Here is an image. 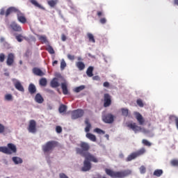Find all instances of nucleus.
<instances>
[{
  "label": "nucleus",
  "mask_w": 178,
  "mask_h": 178,
  "mask_svg": "<svg viewBox=\"0 0 178 178\" xmlns=\"http://www.w3.org/2000/svg\"><path fill=\"white\" fill-rule=\"evenodd\" d=\"M105 172L108 176H110V177L112 178H124L131 175V170H124L122 171L115 172L111 169L106 168Z\"/></svg>",
  "instance_id": "nucleus-1"
},
{
  "label": "nucleus",
  "mask_w": 178,
  "mask_h": 178,
  "mask_svg": "<svg viewBox=\"0 0 178 178\" xmlns=\"http://www.w3.org/2000/svg\"><path fill=\"white\" fill-rule=\"evenodd\" d=\"M11 13H17V18L18 22L19 23H22V24H24L25 23H27V19L24 16V14L19 10V9L16 7H10L8 8L6 11V17H8L9 15Z\"/></svg>",
  "instance_id": "nucleus-2"
},
{
  "label": "nucleus",
  "mask_w": 178,
  "mask_h": 178,
  "mask_svg": "<svg viewBox=\"0 0 178 178\" xmlns=\"http://www.w3.org/2000/svg\"><path fill=\"white\" fill-rule=\"evenodd\" d=\"M83 157L85 158V160L83 161V166L81 168V171L88 172V170H91V162L97 163L98 162V159L92 154H88Z\"/></svg>",
  "instance_id": "nucleus-3"
},
{
  "label": "nucleus",
  "mask_w": 178,
  "mask_h": 178,
  "mask_svg": "<svg viewBox=\"0 0 178 178\" xmlns=\"http://www.w3.org/2000/svg\"><path fill=\"white\" fill-rule=\"evenodd\" d=\"M80 147L76 148V154H79L81 156H87L88 155H91L88 151H90V144L86 142H81L79 144Z\"/></svg>",
  "instance_id": "nucleus-4"
},
{
  "label": "nucleus",
  "mask_w": 178,
  "mask_h": 178,
  "mask_svg": "<svg viewBox=\"0 0 178 178\" xmlns=\"http://www.w3.org/2000/svg\"><path fill=\"white\" fill-rule=\"evenodd\" d=\"M56 147H58V142L55 140H50L42 146V149L43 152L50 154V152H52Z\"/></svg>",
  "instance_id": "nucleus-5"
},
{
  "label": "nucleus",
  "mask_w": 178,
  "mask_h": 178,
  "mask_svg": "<svg viewBox=\"0 0 178 178\" xmlns=\"http://www.w3.org/2000/svg\"><path fill=\"white\" fill-rule=\"evenodd\" d=\"M7 147H0V152H3V154H6L7 155H12V154H16L17 152V148L13 143H8Z\"/></svg>",
  "instance_id": "nucleus-6"
},
{
  "label": "nucleus",
  "mask_w": 178,
  "mask_h": 178,
  "mask_svg": "<svg viewBox=\"0 0 178 178\" xmlns=\"http://www.w3.org/2000/svg\"><path fill=\"white\" fill-rule=\"evenodd\" d=\"M127 127L129 129H131L134 131V133H137L138 131H141V133H143V134H149L151 131L145 128H143L141 127H139L137 125V123L136 122H129L127 124Z\"/></svg>",
  "instance_id": "nucleus-7"
},
{
  "label": "nucleus",
  "mask_w": 178,
  "mask_h": 178,
  "mask_svg": "<svg viewBox=\"0 0 178 178\" xmlns=\"http://www.w3.org/2000/svg\"><path fill=\"white\" fill-rule=\"evenodd\" d=\"M83 116H84V111L81 109L74 110L71 112V119L72 120H76V119L83 118Z\"/></svg>",
  "instance_id": "nucleus-8"
},
{
  "label": "nucleus",
  "mask_w": 178,
  "mask_h": 178,
  "mask_svg": "<svg viewBox=\"0 0 178 178\" xmlns=\"http://www.w3.org/2000/svg\"><path fill=\"white\" fill-rule=\"evenodd\" d=\"M114 120H115V117L111 113H107L102 115V121L104 123L111 124L113 123Z\"/></svg>",
  "instance_id": "nucleus-9"
},
{
  "label": "nucleus",
  "mask_w": 178,
  "mask_h": 178,
  "mask_svg": "<svg viewBox=\"0 0 178 178\" xmlns=\"http://www.w3.org/2000/svg\"><path fill=\"white\" fill-rule=\"evenodd\" d=\"M8 29H10V30L17 33H20V31H22V26L16 22H12L9 24Z\"/></svg>",
  "instance_id": "nucleus-10"
},
{
  "label": "nucleus",
  "mask_w": 178,
  "mask_h": 178,
  "mask_svg": "<svg viewBox=\"0 0 178 178\" xmlns=\"http://www.w3.org/2000/svg\"><path fill=\"white\" fill-rule=\"evenodd\" d=\"M28 130L29 133H35L37 131V122H35V120H31L29 121Z\"/></svg>",
  "instance_id": "nucleus-11"
},
{
  "label": "nucleus",
  "mask_w": 178,
  "mask_h": 178,
  "mask_svg": "<svg viewBox=\"0 0 178 178\" xmlns=\"http://www.w3.org/2000/svg\"><path fill=\"white\" fill-rule=\"evenodd\" d=\"M104 108H108V106H111V105L112 104V99L111 97V95L108 93L104 94Z\"/></svg>",
  "instance_id": "nucleus-12"
},
{
  "label": "nucleus",
  "mask_w": 178,
  "mask_h": 178,
  "mask_svg": "<svg viewBox=\"0 0 178 178\" xmlns=\"http://www.w3.org/2000/svg\"><path fill=\"white\" fill-rule=\"evenodd\" d=\"M134 115L136 117V120L138 121L140 126H144L145 123V120L144 119V117L141 115V113L136 111L134 112Z\"/></svg>",
  "instance_id": "nucleus-13"
},
{
  "label": "nucleus",
  "mask_w": 178,
  "mask_h": 178,
  "mask_svg": "<svg viewBox=\"0 0 178 178\" xmlns=\"http://www.w3.org/2000/svg\"><path fill=\"white\" fill-rule=\"evenodd\" d=\"M14 87H15L16 90L20 91L21 92H24V87L22 85L19 81L16 79H13Z\"/></svg>",
  "instance_id": "nucleus-14"
},
{
  "label": "nucleus",
  "mask_w": 178,
  "mask_h": 178,
  "mask_svg": "<svg viewBox=\"0 0 178 178\" xmlns=\"http://www.w3.org/2000/svg\"><path fill=\"white\" fill-rule=\"evenodd\" d=\"M15 62V54L13 53H10L8 55L6 63L8 66H12Z\"/></svg>",
  "instance_id": "nucleus-15"
},
{
  "label": "nucleus",
  "mask_w": 178,
  "mask_h": 178,
  "mask_svg": "<svg viewBox=\"0 0 178 178\" xmlns=\"http://www.w3.org/2000/svg\"><path fill=\"white\" fill-rule=\"evenodd\" d=\"M33 73L35 74V76H39L40 77H42V76H45V73L42 72L40 68L34 67L33 69Z\"/></svg>",
  "instance_id": "nucleus-16"
},
{
  "label": "nucleus",
  "mask_w": 178,
  "mask_h": 178,
  "mask_svg": "<svg viewBox=\"0 0 178 178\" xmlns=\"http://www.w3.org/2000/svg\"><path fill=\"white\" fill-rule=\"evenodd\" d=\"M61 89L64 95H67V94H69V90H67V82L65 81L61 83Z\"/></svg>",
  "instance_id": "nucleus-17"
},
{
  "label": "nucleus",
  "mask_w": 178,
  "mask_h": 178,
  "mask_svg": "<svg viewBox=\"0 0 178 178\" xmlns=\"http://www.w3.org/2000/svg\"><path fill=\"white\" fill-rule=\"evenodd\" d=\"M28 90H29V94H31V95H33V94H35V92H37V88H35V85H34L33 83L29 84V86L28 87Z\"/></svg>",
  "instance_id": "nucleus-18"
},
{
  "label": "nucleus",
  "mask_w": 178,
  "mask_h": 178,
  "mask_svg": "<svg viewBox=\"0 0 178 178\" xmlns=\"http://www.w3.org/2000/svg\"><path fill=\"white\" fill-rule=\"evenodd\" d=\"M50 86L52 88H58V87H59L60 85L58 81V79L54 78L50 82Z\"/></svg>",
  "instance_id": "nucleus-19"
},
{
  "label": "nucleus",
  "mask_w": 178,
  "mask_h": 178,
  "mask_svg": "<svg viewBox=\"0 0 178 178\" xmlns=\"http://www.w3.org/2000/svg\"><path fill=\"white\" fill-rule=\"evenodd\" d=\"M37 37L38 40L40 41L42 44H49V42L48 41V39H47L46 35H37Z\"/></svg>",
  "instance_id": "nucleus-20"
},
{
  "label": "nucleus",
  "mask_w": 178,
  "mask_h": 178,
  "mask_svg": "<svg viewBox=\"0 0 178 178\" xmlns=\"http://www.w3.org/2000/svg\"><path fill=\"white\" fill-rule=\"evenodd\" d=\"M35 101L38 104H42L44 102V97H42L41 94L38 93L35 96Z\"/></svg>",
  "instance_id": "nucleus-21"
},
{
  "label": "nucleus",
  "mask_w": 178,
  "mask_h": 178,
  "mask_svg": "<svg viewBox=\"0 0 178 178\" xmlns=\"http://www.w3.org/2000/svg\"><path fill=\"white\" fill-rule=\"evenodd\" d=\"M13 162H14L15 165H19L20 163H23V159L18 156H13L12 158Z\"/></svg>",
  "instance_id": "nucleus-22"
},
{
  "label": "nucleus",
  "mask_w": 178,
  "mask_h": 178,
  "mask_svg": "<svg viewBox=\"0 0 178 178\" xmlns=\"http://www.w3.org/2000/svg\"><path fill=\"white\" fill-rule=\"evenodd\" d=\"M85 124H86V127L85 128V131L86 133H89L91 129V123H90V120L88 118H86Z\"/></svg>",
  "instance_id": "nucleus-23"
},
{
  "label": "nucleus",
  "mask_w": 178,
  "mask_h": 178,
  "mask_svg": "<svg viewBox=\"0 0 178 178\" xmlns=\"http://www.w3.org/2000/svg\"><path fill=\"white\" fill-rule=\"evenodd\" d=\"M76 66L79 69V70H84L86 69V64L81 61H79L76 63Z\"/></svg>",
  "instance_id": "nucleus-24"
},
{
  "label": "nucleus",
  "mask_w": 178,
  "mask_h": 178,
  "mask_svg": "<svg viewBox=\"0 0 178 178\" xmlns=\"http://www.w3.org/2000/svg\"><path fill=\"white\" fill-rule=\"evenodd\" d=\"M31 3L32 5H34V6H36V8H39V9H42V10H45V8L44 6H41L37 1L35 0H30Z\"/></svg>",
  "instance_id": "nucleus-25"
},
{
  "label": "nucleus",
  "mask_w": 178,
  "mask_h": 178,
  "mask_svg": "<svg viewBox=\"0 0 178 178\" xmlns=\"http://www.w3.org/2000/svg\"><path fill=\"white\" fill-rule=\"evenodd\" d=\"M86 138L90 140V141H92L93 143H95V141H97V137L95 136V135L91 133L86 134Z\"/></svg>",
  "instance_id": "nucleus-26"
},
{
  "label": "nucleus",
  "mask_w": 178,
  "mask_h": 178,
  "mask_svg": "<svg viewBox=\"0 0 178 178\" xmlns=\"http://www.w3.org/2000/svg\"><path fill=\"white\" fill-rule=\"evenodd\" d=\"M136 158H137V154H136V152H133L127 156V158L126 159V161L130 162V161H133V159H136Z\"/></svg>",
  "instance_id": "nucleus-27"
},
{
  "label": "nucleus",
  "mask_w": 178,
  "mask_h": 178,
  "mask_svg": "<svg viewBox=\"0 0 178 178\" xmlns=\"http://www.w3.org/2000/svg\"><path fill=\"white\" fill-rule=\"evenodd\" d=\"M46 51L50 54V55H54L55 54V50H54V47L51 46L49 44H47V46L45 48Z\"/></svg>",
  "instance_id": "nucleus-28"
},
{
  "label": "nucleus",
  "mask_w": 178,
  "mask_h": 178,
  "mask_svg": "<svg viewBox=\"0 0 178 178\" xmlns=\"http://www.w3.org/2000/svg\"><path fill=\"white\" fill-rule=\"evenodd\" d=\"M47 4L50 8H55L58 4V0H49L47 1Z\"/></svg>",
  "instance_id": "nucleus-29"
},
{
  "label": "nucleus",
  "mask_w": 178,
  "mask_h": 178,
  "mask_svg": "<svg viewBox=\"0 0 178 178\" xmlns=\"http://www.w3.org/2000/svg\"><path fill=\"white\" fill-rule=\"evenodd\" d=\"M93 71H94V67L92 66H90L86 71L87 76H88V77H92V76H94V74H92Z\"/></svg>",
  "instance_id": "nucleus-30"
},
{
  "label": "nucleus",
  "mask_w": 178,
  "mask_h": 178,
  "mask_svg": "<svg viewBox=\"0 0 178 178\" xmlns=\"http://www.w3.org/2000/svg\"><path fill=\"white\" fill-rule=\"evenodd\" d=\"M58 111L60 113H63L64 112H66V111H67V106L65 104H60Z\"/></svg>",
  "instance_id": "nucleus-31"
},
{
  "label": "nucleus",
  "mask_w": 178,
  "mask_h": 178,
  "mask_svg": "<svg viewBox=\"0 0 178 178\" xmlns=\"http://www.w3.org/2000/svg\"><path fill=\"white\" fill-rule=\"evenodd\" d=\"M153 175H154V176H156V177H161V175H163V170H155Z\"/></svg>",
  "instance_id": "nucleus-32"
},
{
  "label": "nucleus",
  "mask_w": 178,
  "mask_h": 178,
  "mask_svg": "<svg viewBox=\"0 0 178 178\" xmlns=\"http://www.w3.org/2000/svg\"><path fill=\"white\" fill-rule=\"evenodd\" d=\"M40 86H42V87L47 86V81L46 78H41L39 81Z\"/></svg>",
  "instance_id": "nucleus-33"
},
{
  "label": "nucleus",
  "mask_w": 178,
  "mask_h": 178,
  "mask_svg": "<svg viewBox=\"0 0 178 178\" xmlns=\"http://www.w3.org/2000/svg\"><path fill=\"white\" fill-rule=\"evenodd\" d=\"M135 154H136V156H141V155H144V154H145V148H141L137 152H135Z\"/></svg>",
  "instance_id": "nucleus-34"
},
{
  "label": "nucleus",
  "mask_w": 178,
  "mask_h": 178,
  "mask_svg": "<svg viewBox=\"0 0 178 178\" xmlns=\"http://www.w3.org/2000/svg\"><path fill=\"white\" fill-rule=\"evenodd\" d=\"M84 88H86V86L82 85V86L75 88L74 91V92H80V91H83V90H84Z\"/></svg>",
  "instance_id": "nucleus-35"
},
{
  "label": "nucleus",
  "mask_w": 178,
  "mask_h": 178,
  "mask_svg": "<svg viewBox=\"0 0 178 178\" xmlns=\"http://www.w3.org/2000/svg\"><path fill=\"white\" fill-rule=\"evenodd\" d=\"M87 36L90 42H95V38H94V35H92V33H89L87 34Z\"/></svg>",
  "instance_id": "nucleus-36"
},
{
  "label": "nucleus",
  "mask_w": 178,
  "mask_h": 178,
  "mask_svg": "<svg viewBox=\"0 0 178 178\" xmlns=\"http://www.w3.org/2000/svg\"><path fill=\"white\" fill-rule=\"evenodd\" d=\"M121 112H122V116H125L126 118H127V116H129V109L122 108Z\"/></svg>",
  "instance_id": "nucleus-37"
},
{
  "label": "nucleus",
  "mask_w": 178,
  "mask_h": 178,
  "mask_svg": "<svg viewBox=\"0 0 178 178\" xmlns=\"http://www.w3.org/2000/svg\"><path fill=\"white\" fill-rule=\"evenodd\" d=\"M6 101H13V96L11 94H6L4 97Z\"/></svg>",
  "instance_id": "nucleus-38"
},
{
  "label": "nucleus",
  "mask_w": 178,
  "mask_h": 178,
  "mask_svg": "<svg viewBox=\"0 0 178 178\" xmlns=\"http://www.w3.org/2000/svg\"><path fill=\"white\" fill-rule=\"evenodd\" d=\"M142 143L145 145L146 147H151V145H152V144L146 139H143L142 140Z\"/></svg>",
  "instance_id": "nucleus-39"
},
{
  "label": "nucleus",
  "mask_w": 178,
  "mask_h": 178,
  "mask_svg": "<svg viewBox=\"0 0 178 178\" xmlns=\"http://www.w3.org/2000/svg\"><path fill=\"white\" fill-rule=\"evenodd\" d=\"M170 165L172 166H177L178 167V159H172L170 161Z\"/></svg>",
  "instance_id": "nucleus-40"
},
{
  "label": "nucleus",
  "mask_w": 178,
  "mask_h": 178,
  "mask_svg": "<svg viewBox=\"0 0 178 178\" xmlns=\"http://www.w3.org/2000/svg\"><path fill=\"white\" fill-rule=\"evenodd\" d=\"M95 133H97V134H104L105 131L99 128H96L94 129Z\"/></svg>",
  "instance_id": "nucleus-41"
},
{
  "label": "nucleus",
  "mask_w": 178,
  "mask_h": 178,
  "mask_svg": "<svg viewBox=\"0 0 178 178\" xmlns=\"http://www.w3.org/2000/svg\"><path fill=\"white\" fill-rule=\"evenodd\" d=\"M137 105L140 106V108H143L144 107V103L143 102V100L141 99H138L136 101Z\"/></svg>",
  "instance_id": "nucleus-42"
},
{
  "label": "nucleus",
  "mask_w": 178,
  "mask_h": 178,
  "mask_svg": "<svg viewBox=\"0 0 178 178\" xmlns=\"http://www.w3.org/2000/svg\"><path fill=\"white\" fill-rule=\"evenodd\" d=\"M65 67H66V62L63 59L60 63V70H65Z\"/></svg>",
  "instance_id": "nucleus-43"
},
{
  "label": "nucleus",
  "mask_w": 178,
  "mask_h": 178,
  "mask_svg": "<svg viewBox=\"0 0 178 178\" xmlns=\"http://www.w3.org/2000/svg\"><path fill=\"white\" fill-rule=\"evenodd\" d=\"M139 170L140 172V173L142 175H144V173H145L147 172V168H145V166L142 165L140 166V168H139Z\"/></svg>",
  "instance_id": "nucleus-44"
},
{
  "label": "nucleus",
  "mask_w": 178,
  "mask_h": 178,
  "mask_svg": "<svg viewBox=\"0 0 178 178\" xmlns=\"http://www.w3.org/2000/svg\"><path fill=\"white\" fill-rule=\"evenodd\" d=\"M15 38L18 42H22V41H23V36L22 35H16Z\"/></svg>",
  "instance_id": "nucleus-45"
},
{
  "label": "nucleus",
  "mask_w": 178,
  "mask_h": 178,
  "mask_svg": "<svg viewBox=\"0 0 178 178\" xmlns=\"http://www.w3.org/2000/svg\"><path fill=\"white\" fill-rule=\"evenodd\" d=\"M0 62H5V54L3 53L0 54Z\"/></svg>",
  "instance_id": "nucleus-46"
},
{
  "label": "nucleus",
  "mask_w": 178,
  "mask_h": 178,
  "mask_svg": "<svg viewBox=\"0 0 178 178\" xmlns=\"http://www.w3.org/2000/svg\"><path fill=\"white\" fill-rule=\"evenodd\" d=\"M56 133H58V134L62 133V127H60V126H57V127H56Z\"/></svg>",
  "instance_id": "nucleus-47"
},
{
  "label": "nucleus",
  "mask_w": 178,
  "mask_h": 178,
  "mask_svg": "<svg viewBox=\"0 0 178 178\" xmlns=\"http://www.w3.org/2000/svg\"><path fill=\"white\" fill-rule=\"evenodd\" d=\"M5 131V126H3L2 124H0V134H2V133H4Z\"/></svg>",
  "instance_id": "nucleus-48"
},
{
  "label": "nucleus",
  "mask_w": 178,
  "mask_h": 178,
  "mask_svg": "<svg viewBox=\"0 0 178 178\" xmlns=\"http://www.w3.org/2000/svg\"><path fill=\"white\" fill-rule=\"evenodd\" d=\"M67 56L70 60H74L75 59L74 55L67 54Z\"/></svg>",
  "instance_id": "nucleus-49"
},
{
  "label": "nucleus",
  "mask_w": 178,
  "mask_h": 178,
  "mask_svg": "<svg viewBox=\"0 0 178 178\" xmlns=\"http://www.w3.org/2000/svg\"><path fill=\"white\" fill-rule=\"evenodd\" d=\"M99 22L102 24H105V23H106V18H105V17L101 18L99 20Z\"/></svg>",
  "instance_id": "nucleus-50"
},
{
  "label": "nucleus",
  "mask_w": 178,
  "mask_h": 178,
  "mask_svg": "<svg viewBox=\"0 0 178 178\" xmlns=\"http://www.w3.org/2000/svg\"><path fill=\"white\" fill-rule=\"evenodd\" d=\"M0 15L1 16H3L5 15V16H6V13H5V8H1L0 10Z\"/></svg>",
  "instance_id": "nucleus-51"
},
{
  "label": "nucleus",
  "mask_w": 178,
  "mask_h": 178,
  "mask_svg": "<svg viewBox=\"0 0 178 178\" xmlns=\"http://www.w3.org/2000/svg\"><path fill=\"white\" fill-rule=\"evenodd\" d=\"M59 177L60 178H69L67 175H65V173H60L59 174Z\"/></svg>",
  "instance_id": "nucleus-52"
},
{
  "label": "nucleus",
  "mask_w": 178,
  "mask_h": 178,
  "mask_svg": "<svg viewBox=\"0 0 178 178\" xmlns=\"http://www.w3.org/2000/svg\"><path fill=\"white\" fill-rule=\"evenodd\" d=\"M93 80H96V81H99V80H101V78L99 77V76H95L92 77Z\"/></svg>",
  "instance_id": "nucleus-53"
},
{
  "label": "nucleus",
  "mask_w": 178,
  "mask_h": 178,
  "mask_svg": "<svg viewBox=\"0 0 178 178\" xmlns=\"http://www.w3.org/2000/svg\"><path fill=\"white\" fill-rule=\"evenodd\" d=\"M67 39V38L65 36V34H62L61 35V40H62V41L65 42V41H66Z\"/></svg>",
  "instance_id": "nucleus-54"
},
{
  "label": "nucleus",
  "mask_w": 178,
  "mask_h": 178,
  "mask_svg": "<svg viewBox=\"0 0 178 178\" xmlns=\"http://www.w3.org/2000/svg\"><path fill=\"white\" fill-rule=\"evenodd\" d=\"M104 87L108 88L109 87V82L106 81L103 83Z\"/></svg>",
  "instance_id": "nucleus-55"
},
{
  "label": "nucleus",
  "mask_w": 178,
  "mask_h": 178,
  "mask_svg": "<svg viewBox=\"0 0 178 178\" xmlns=\"http://www.w3.org/2000/svg\"><path fill=\"white\" fill-rule=\"evenodd\" d=\"M102 15H103L102 11H97V16L99 17H101V16H102Z\"/></svg>",
  "instance_id": "nucleus-56"
},
{
  "label": "nucleus",
  "mask_w": 178,
  "mask_h": 178,
  "mask_svg": "<svg viewBox=\"0 0 178 178\" xmlns=\"http://www.w3.org/2000/svg\"><path fill=\"white\" fill-rule=\"evenodd\" d=\"M0 42H5V38L1 37V38H0Z\"/></svg>",
  "instance_id": "nucleus-57"
},
{
  "label": "nucleus",
  "mask_w": 178,
  "mask_h": 178,
  "mask_svg": "<svg viewBox=\"0 0 178 178\" xmlns=\"http://www.w3.org/2000/svg\"><path fill=\"white\" fill-rule=\"evenodd\" d=\"M52 65H53V66H55V65H58V60H54V61L52 63Z\"/></svg>",
  "instance_id": "nucleus-58"
},
{
  "label": "nucleus",
  "mask_w": 178,
  "mask_h": 178,
  "mask_svg": "<svg viewBox=\"0 0 178 178\" xmlns=\"http://www.w3.org/2000/svg\"><path fill=\"white\" fill-rule=\"evenodd\" d=\"M174 3L178 6V0H174Z\"/></svg>",
  "instance_id": "nucleus-59"
},
{
  "label": "nucleus",
  "mask_w": 178,
  "mask_h": 178,
  "mask_svg": "<svg viewBox=\"0 0 178 178\" xmlns=\"http://www.w3.org/2000/svg\"><path fill=\"white\" fill-rule=\"evenodd\" d=\"M105 137H106V138H107V140H109V135L108 134H106Z\"/></svg>",
  "instance_id": "nucleus-60"
},
{
  "label": "nucleus",
  "mask_w": 178,
  "mask_h": 178,
  "mask_svg": "<svg viewBox=\"0 0 178 178\" xmlns=\"http://www.w3.org/2000/svg\"><path fill=\"white\" fill-rule=\"evenodd\" d=\"M4 76H9V72H5V73H4Z\"/></svg>",
  "instance_id": "nucleus-61"
},
{
  "label": "nucleus",
  "mask_w": 178,
  "mask_h": 178,
  "mask_svg": "<svg viewBox=\"0 0 178 178\" xmlns=\"http://www.w3.org/2000/svg\"><path fill=\"white\" fill-rule=\"evenodd\" d=\"M93 178H101V175H97V177H95Z\"/></svg>",
  "instance_id": "nucleus-62"
},
{
  "label": "nucleus",
  "mask_w": 178,
  "mask_h": 178,
  "mask_svg": "<svg viewBox=\"0 0 178 178\" xmlns=\"http://www.w3.org/2000/svg\"><path fill=\"white\" fill-rule=\"evenodd\" d=\"M49 92L54 93V90H49Z\"/></svg>",
  "instance_id": "nucleus-63"
},
{
  "label": "nucleus",
  "mask_w": 178,
  "mask_h": 178,
  "mask_svg": "<svg viewBox=\"0 0 178 178\" xmlns=\"http://www.w3.org/2000/svg\"><path fill=\"white\" fill-rule=\"evenodd\" d=\"M81 59V58H78V60H80Z\"/></svg>",
  "instance_id": "nucleus-64"
}]
</instances>
